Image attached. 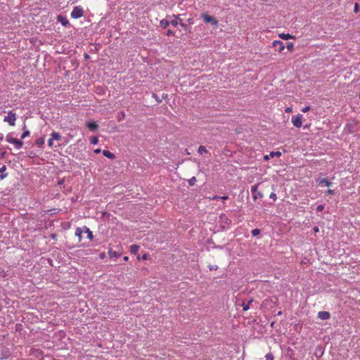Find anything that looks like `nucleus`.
I'll return each instance as SVG.
<instances>
[{"mask_svg":"<svg viewBox=\"0 0 360 360\" xmlns=\"http://www.w3.org/2000/svg\"><path fill=\"white\" fill-rule=\"evenodd\" d=\"M129 259V257L127 256L124 257V260L127 261Z\"/></svg>","mask_w":360,"mask_h":360,"instance_id":"54","label":"nucleus"},{"mask_svg":"<svg viewBox=\"0 0 360 360\" xmlns=\"http://www.w3.org/2000/svg\"><path fill=\"white\" fill-rule=\"evenodd\" d=\"M6 153V151H0V159L4 158Z\"/></svg>","mask_w":360,"mask_h":360,"instance_id":"42","label":"nucleus"},{"mask_svg":"<svg viewBox=\"0 0 360 360\" xmlns=\"http://www.w3.org/2000/svg\"><path fill=\"white\" fill-rule=\"evenodd\" d=\"M30 134V132L29 130H25L24 132L21 135V139H24L26 137L29 136Z\"/></svg>","mask_w":360,"mask_h":360,"instance_id":"26","label":"nucleus"},{"mask_svg":"<svg viewBox=\"0 0 360 360\" xmlns=\"http://www.w3.org/2000/svg\"><path fill=\"white\" fill-rule=\"evenodd\" d=\"M314 231L315 232H318V231H319V228H318V227H316V226H315V227L314 228Z\"/></svg>","mask_w":360,"mask_h":360,"instance_id":"51","label":"nucleus"},{"mask_svg":"<svg viewBox=\"0 0 360 360\" xmlns=\"http://www.w3.org/2000/svg\"><path fill=\"white\" fill-rule=\"evenodd\" d=\"M146 257H147L146 255H144L143 256V259H146Z\"/></svg>","mask_w":360,"mask_h":360,"instance_id":"57","label":"nucleus"},{"mask_svg":"<svg viewBox=\"0 0 360 360\" xmlns=\"http://www.w3.org/2000/svg\"><path fill=\"white\" fill-rule=\"evenodd\" d=\"M4 139V135L2 134H0V141H2Z\"/></svg>","mask_w":360,"mask_h":360,"instance_id":"53","label":"nucleus"},{"mask_svg":"<svg viewBox=\"0 0 360 360\" xmlns=\"http://www.w3.org/2000/svg\"><path fill=\"white\" fill-rule=\"evenodd\" d=\"M84 232L87 234L88 238H89V239L93 238L92 231H91L90 229L89 228H87L86 226H84Z\"/></svg>","mask_w":360,"mask_h":360,"instance_id":"20","label":"nucleus"},{"mask_svg":"<svg viewBox=\"0 0 360 360\" xmlns=\"http://www.w3.org/2000/svg\"><path fill=\"white\" fill-rule=\"evenodd\" d=\"M44 142H45V139H44V137L43 136V137H40V138L37 139L36 140L35 143L37 146L41 148L44 146Z\"/></svg>","mask_w":360,"mask_h":360,"instance_id":"18","label":"nucleus"},{"mask_svg":"<svg viewBox=\"0 0 360 360\" xmlns=\"http://www.w3.org/2000/svg\"><path fill=\"white\" fill-rule=\"evenodd\" d=\"M310 108L309 106H306L302 109V111L303 112H307L308 110H309Z\"/></svg>","mask_w":360,"mask_h":360,"instance_id":"41","label":"nucleus"},{"mask_svg":"<svg viewBox=\"0 0 360 360\" xmlns=\"http://www.w3.org/2000/svg\"><path fill=\"white\" fill-rule=\"evenodd\" d=\"M16 120V114L14 113L12 110L8 111V115L5 116L4 118V121L7 122L11 126H14Z\"/></svg>","mask_w":360,"mask_h":360,"instance_id":"1","label":"nucleus"},{"mask_svg":"<svg viewBox=\"0 0 360 360\" xmlns=\"http://www.w3.org/2000/svg\"><path fill=\"white\" fill-rule=\"evenodd\" d=\"M273 46L276 47L278 51H282L285 48L283 43L280 41H274Z\"/></svg>","mask_w":360,"mask_h":360,"instance_id":"9","label":"nucleus"},{"mask_svg":"<svg viewBox=\"0 0 360 360\" xmlns=\"http://www.w3.org/2000/svg\"><path fill=\"white\" fill-rule=\"evenodd\" d=\"M198 152L200 155H203L205 153H209L208 150H207L206 147L204 146H200L198 150Z\"/></svg>","mask_w":360,"mask_h":360,"instance_id":"19","label":"nucleus"},{"mask_svg":"<svg viewBox=\"0 0 360 360\" xmlns=\"http://www.w3.org/2000/svg\"><path fill=\"white\" fill-rule=\"evenodd\" d=\"M173 16L175 19L170 20V23L172 26L176 27L179 23L178 20L181 21V20L179 18V15H174Z\"/></svg>","mask_w":360,"mask_h":360,"instance_id":"14","label":"nucleus"},{"mask_svg":"<svg viewBox=\"0 0 360 360\" xmlns=\"http://www.w3.org/2000/svg\"><path fill=\"white\" fill-rule=\"evenodd\" d=\"M108 255H109L110 257H111V258L119 257V254L112 250H110L108 251Z\"/></svg>","mask_w":360,"mask_h":360,"instance_id":"24","label":"nucleus"},{"mask_svg":"<svg viewBox=\"0 0 360 360\" xmlns=\"http://www.w3.org/2000/svg\"><path fill=\"white\" fill-rule=\"evenodd\" d=\"M53 140L52 139V138L51 137L49 140H48V145L50 147H52L53 145Z\"/></svg>","mask_w":360,"mask_h":360,"instance_id":"38","label":"nucleus"},{"mask_svg":"<svg viewBox=\"0 0 360 360\" xmlns=\"http://www.w3.org/2000/svg\"><path fill=\"white\" fill-rule=\"evenodd\" d=\"M302 115L298 114L296 116H293L292 117V122L293 125L297 128H300L302 127Z\"/></svg>","mask_w":360,"mask_h":360,"instance_id":"4","label":"nucleus"},{"mask_svg":"<svg viewBox=\"0 0 360 360\" xmlns=\"http://www.w3.org/2000/svg\"><path fill=\"white\" fill-rule=\"evenodd\" d=\"M196 181V178L193 176L191 179L188 180V184L190 186H193Z\"/></svg>","mask_w":360,"mask_h":360,"instance_id":"30","label":"nucleus"},{"mask_svg":"<svg viewBox=\"0 0 360 360\" xmlns=\"http://www.w3.org/2000/svg\"><path fill=\"white\" fill-rule=\"evenodd\" d=\"M84 11L80 6H75L71 12V17L74 19H78L83 16Z\"/></svg>","mask_w":360,"mask_h":360,"instance_id":"3","label":"nucleus"},{"mask_svg":"<svg viewBox=\"0 0 360 360\" xmlns=\"http://www.w3.org/2000/svg\"><path fill=\"white\" fill-rule=\"evenodd\" d=\"M13 144H15L17 149H20L23 146V142L16 139Z\"/></svg>","mask_w":360,"mask_h":360,"instance_id":"21","label":"nucleus"},{"mask_svg":"<svg viewBox=\"0 0 360 360\" xmlns=\"http://www.w3.org/2000/svg\"><path fill=\"white\" fill-rule=\"evenodd\" d=\"M167 17L166 18L162 19L160 22V25L162 28L165 29L167 28L169 25H171L170 21L167 19Z\"/></svg>","mask_w":360,"mask_h":360,"instance_id":"11","label":"nucleus"},{"mask_svg":"<svg viewBox=\"0 0 360 360\" xmlns=\"http://www.w3.org/2000/svg\"><path fill=\"white\" fill-rule=\"evenodd\" d=\"M86 127L91 131H96L98 128V124L94 121H89L86 123Z\"/></svg>","mask_w":360,"mask_h":360,"instance_id":"7","label":"nucleus"},{"mask_svg":"<svg viewBox=\"0 0 360 360\" xmlns=\"http://www.w3.org/2000/svg\"><path fill=\"white\" fill-rule=\"evenodd\" d=\"M260 232H261L260 229H255L252 230L251 234L252 236H257L258 235H259Z\"/></svg>","mask_w":360,"mask_h":360,"instance_id":"25","label":"nucleus"},{"mask_svg":"<svg viewBox=\"0 0 360 360\" xmlns=\"http://www.w3.org/2000/svg\"><path fill=\"white\" fill-rule=\"evenodd\" d=\"M174 34V32L171 30H168L167 32V36H170V35H173Z\"/></svg>","mask_w":360,"mask_h":360,"instance_id":"43","label":"nucleus"},{"mask_svg":"<svg viewBox=\"0 0 360 360\" xmlns=\"http://www.w3.org/2000/svg\"><path fill=\"white\" fill-rule=\"evenodd\" d=\"M269 157H270L269 155H265L264 158V160H267L269 159Z\"/></svg>","mask_w":360,"mask_h":360,"instance_id":"50","label":"nucleus"},{"mask_svg":"<svg viewBox=\"0 0 360 360\" xmlns=\"http://www.w3.org/2000/svg\"><path fill=\"white\" fill-rule=\"evenodd\" d=\"M84 233V227H77L75 230V235L79 238L80 241L82 239V234Z\"/></svg>","mask_w":360,"mask_h":360,"instance_id":"13","label":"nucleus"},{"mask_svg":"<svg viewBox=\"0 0 360 360\" xmlns=\"http://www.w3.org/2000/svg\"><path fill=\"white\" fill-rule=\"evenodd\" d=\"M153 97L159 103L162 101V100L155 94H153Z\"/></svg>","mask_w":360,"mask_h":360,"instance_id":"35","label":"nucleus"},{"mask_svg":"<svg viewBox=\"0 0 360 360\" xmlns=\"http://www.w3.org/2000/svg\"><path fill=\"white\" fill-rule=\"evenodd\" d=\"M330 313L328 311H322L318 313V317L321 320H327L330 318Z\"/></svg>","mask_w":360,"mask_h":360,"instance_id":"8","label":"nucleus"},{"mask_svg":"<svg viewBox=\"0 0 360 360\" xmlns=\"http://www.w3.org/2000/svg\"><path fill=\"white\" fill-rule=\"evenodd\" d=\"M102 153L105 157H106L110 160H113L115 158V155L112 153H111L110 151H109L108 150H103Z\"/></svg>","mask_w":360,"mask_h":360,"instance_id":"12","label":"nucleus"},{"mask_svg":"<svg viewBox=\"0 0 360 360\" xmlns=\"http://www.w3.org/2000/svg\"><path fill=\"white\" fill-rule=\"evenodd\" d=\"M201 18H202L205 22L211 23L212 25L214 26H217L219 23L217 19H215L213 16L209 15L207 13L202 14Z\"/></svg>","mask_w":360,"mask_h":360,"instance_id":"2","label":"nucleus"},{"mask_svg":"<svg viewBox=\"0 0 360 360\" xmlns=\"http://www.w3.org/2000/svg\"><path fill=\"white\" fill-rule=\"evenodd\" d=\"M209 269L210 271H212V270H217L218 269V266H212V265H210L209 266Z\"/></svg>","mask_w":360,"mask_h":360,"instance_id":"40","label":"nucleus"},{"mask_svg":"<svg viewBox=\"0 0 360 360\" xmlns=\"http://www.w3.org/2000/svg\"><path fill=\"white\" fill-rule=\"evenodd\" d=\"M219 199L222 200H225L228 199V196L224 195V196H219Z\"/></svg>","mask_w":360,"mask_h":360,"instance_id":"44","label":"nucleus"},{"mask_svg":"<svg viewBox=\"0 0 360 360\" xmlns=\"http://www.w3.org/2000/svg\"><path fill=\"white\" fill-rule=\"evenodd\" d=\"M251 192L252 193V195H253V198L255 200L257 199V198H262V194L257 191V185H254L251 187Z\"/></svg>","mask_w":360,"mask_h":360,"instance_id":"5","label":"nucleus"},{"mask_svg":"<svg viewBox=\"0 0 360 360\" xmlns=\"http://www.w3.org/2000/svg\"><path fill=\"white\" fill-rule=\"evenodd\" d=\"M212 200H218L219 199V196L218 195H214L212 198H211Z\"/></svg>","mask_w":360,"mask_h":360,"instance_id":"48","label":"nucleus"},{"mask_svg":"<svg viewBox=\"0 0 360 360\" xmlns=\"http://www.w3.org/2000/svg\"><path fill=\"white\" fill-rule=\"evenodd\" d=\"M6 170V165H3L1 167H0V172L1 174H5L4 172Z\"/></svg>","mask_w":360,"mask_h":360,"instance_id":"36","label":"nucleus"},{"mask_svg":"<svg viewBox=\"0 0 360 360\" xmlns=\"http://www.w3.org/2000/svg\"><path fill=\"white\" fill-rule=\"evenodd\" d=\"M98 143V139L97 136H92L91 139V143L96 145Z\"/></svg>","mask_w":360,"mask_h":360,"instance_id":"28","label":"nucleus"},{"mask_svg":"<svg viewBox=\"0 0 360 360\" xmlns=\"http://www.w3.org/2000/svg\"><path fill=\"white\" fill-rule=\"evenodd\" d=\"M85 58H89V55H88V54H86V55H85Z\"/></svg>","mask_w":360,"mask_h":360,"instance_id":"59","label":"nucleus"},{"mask_svg":"<svg viewBox=\"0 0 360 360\" xmlns=\"http://www.w3.org/2000/svg\"><path fill=\"white\" fill-rule=\"evenodd\" d=\"M22 129H23L24 130H25V129H26V125H25V124H24V126H23V128H22Z\"/></svg>","mask_w":360,"mask_h":360,"instance_id":"58","label":"nucleus"},{"mask_svg":"<svg viewBox=\"0 0 360 360\" xmlns=\"http://www.w3.org/2000/svg\"><path fill=\"white\" fill-rule=\"evenodd\" d=\"M57 20H58V22H60L62 25H63L65 27L68 26L70 24L69 20L62 15H58L57 16Z\"/></svg>","mask_w":360,"mask_h":360,"instance_id":"6","label":"nucleus"},{"mask_svg":"<svg viewBox=\"0 0 360 360\" xmlns=\"http://www.w3.org/2000/svg\"><path fill=\"white\" fill-rule=\"evenodd\" d=\"M242 307H243V311H247V310H248V309H250V306H249V304H245V302H243V303L242 304Z\"/></svg>","mask_w":360,"mask_h":360,"instance_id":"31","label":"nucleus"},{"mask_svg":"<svg viewBox=\"0 0 360 360\" xmlns=\"http://www.w3.org/2000/svg\"><path fill=\"white\" fill-rule=\"evenodd\" d=\"M281 155V152L279 151H276V152H271L270 154H269V156L271 158H274L275 156L276 157H280Z\"/></svg>","mask_w":360,"mask_h":360,"instance_id":"27","label":"nucleus"},{"mask_svg":"<svg viewBox=\"0 0 360 360\" xmlns=\"http://www.w3.org/2000/svg\"><path fill=\"white\" fill-rule=\"evenodd\" d=\"M279 37L281 39H285V40L292 38V36L290 35V34H284V33H282V34H279Z\"/></svg>","mask_w":360,"mask_h":360,"instance_id":"23","label":"nucleus"},{"mask_svg":"<svg viewBox=\"0 0 360 360\" xmlns=\"http://www.w3.org/2000/svg\"><path fill=\"white\" fill-rule=\"evenodd\" d=\"M9 356H10V353L8 349L2 350L1 356H0V360L7 359V358H8Z\"/></svg>","mask_w":360,"mask_h":360,"instance_id":"16","label":"nucleus"},{"mask_svg":"<svg viewBox=\"0 0 360 360\" xmlns=\"http://www.w3.org/2000/svg\"><path fill=\"white\" fill-rule=\"evenodd\" d=\"M51 136L53 141H60L62 139L61 135L59 133L55 131L51 134Z\"/></svg>","mask_w":360,"mask_h":360,"instance_id":"15","label":"nucleus"},{"mask_svg":"<svg viewBox=\"0 0 360 360\" xmlns=\"http://www.w3.org/2000/svg\"><path fill=\"white\" fill-rule=\"evenodd\" d=\"M139 250V246L137 245H132L130 247L131 252L133 254H136Z\"/></svg>","mask_w":360,"mask_h":360,"instance_id":"22","label":"nucleus"},{"mask_svg":"<svg viewBox=\"0 0 360 360\" xmlns=\"http://www.w3.org/2000/svg\"><path fill=\"white\" fill-rule=\"evenodd\" d=\"M269 198L272 199L273 200H276L277 199L276 194L275 193H271L269 195Z\"/></svg>","mask_w":360,"mask_h":360,"instance_id":"32","label":"nucleus"},{"mask_svg":"<svg viewBox=\"0 0 360 360\" xmlns=\"http://www.w3.org/2000/svg\"><path fill=\"white\" fill-rule=\"evenodd\" d=\"M324 209V206L323 205H319L316 207V211L317 212H321Z\"/></svg>","mask_w":360,"mask_h":360,"instance_id":"34","label":"nucleus"},{"mask_svg":"<svg viewBox=\"0 0 360 360\" xmlns=\"http://www.w3.org/2000/svg\"><path fill=\"white\" fill-rule=\"evenodd\" d=\"M167 94H162V98H167Z\"/></svg>","mask_w":360,"mask_h":360,"instance_id":"56","label":"nucleus"},{"mask_svg":"<svg viewBox=\"0 0 360 360\" xmlns=\"http://www.w3.org/2000/svg\"><path fill=\"white\" fill-rule=\"evenodd\" d=\"M265 360H274L273 354L269 352L265 355Z\"/></svg>","mask_w":360,"mask_h":360,"instance_id":"29","label":"nucleus"},{"mask_svg":"<svg viewBox=\"0 0 360 360\" xmlns=\"http://www.w3.org/2000/svg\"><path fill=\"white\" fill-rule=\"evenodd\" d=\"M125 117V113L124 112H120L119 113V120H120L122 118Z\"/></svg>","mask_w":360,"mask_h":360,"instance_id":"39","label":"nucleus"},{"mask_svg":"<svg viewBox=\"0 0 360 360\" xmlns=\"http://www.w3.org/2000/svg\"><path fill=\"white\" fill-rule=\"evenodd\" d=\"M253 302V300H250L248 301V302L247 303V304H249V306L250 305V304Z\"/></svg>","mask_w":360,"mask_h":360,"instance_id":"52","label":"nucleus"},{"mask_svg":"<svg viewBox=\"0 0 360 360\" xmlns=\"http://www.w3.org/2000/svg\"><path fill=\"white\" fill-rule=\"evenodd\" d=\"M285 111L288 112H290L291 111V109L290 108H288Z\"/></svg>","mask_w":360,"mask_h":360,"instance_id":"55","label":"nucleus"},{"mask_svg":"<svg viewBox=\"0 0 360 360\" xmlns=\"http://www.w3.org/2000/svg\"><path fill=\"white\" fill-rule=\"evenodd\" d=\"M100 257H101V259H103V258L105 257V253H104V252L101 253V254L100 255Z\"/></svg>","mask_w":360,"mask_h":360,"instance_id":"49","label":"nucleus"},{"mask_svg":"<svg viewBox=\"0 0 360 360\" xmlns=\"http://www.w3.org/2000/svg\"><path fill=\"white\" fill-rule=\"evenodd\" d=\"M354 13H358L359 11V6L357 3H355L354 4Z\"/></svg>","mask_w":360,"mask_h":360,"instance_id":"33","label":"nucleus"},{"mask_svg":"<svg viewBox=\"0 0 360 360\" xmlns=\"http://www.w3.org/2000/svg\"><path fill=\"white\" fill-rule=\"evenodd\" d=\"M179 24H180L181 27H183V28H184L185 30H186V29H187V25H186V24H184V23H183V22H180Z\"/></svg>","mask_w":360,"mask_h":360,"instance_id":"45","label":"nucleus"},{"mask_svg":"<svg viewBox=\"0 0 360 360\" xmlns=\"http://www.w3.org/2000/svg\"><path fill=\"white\" fill-rule=\"evenodd\" d=\"M327 193L328 195H333V194H334V191L329 189V190L327 191Z\"/></svg>","mask_w":360,"mask_h":360,"instance_id":"46","label":"nucleus"},{"mask_svg":"<svg viewBox=\"0 0 360 360\" xmlns=\"http://www.w3.org/2000/svg\"><path fill=\"white\" fill-rule=\"evenodd\" d=\"M15 139H16L15 138L13 137L12 133L8 134L6 137V141L10 143H13V144L14 143Z\"/></svg>","mask_w":360,"mask_h":360,"instance_id":"17","label":"nucleus"},{"mask_svg":"<svg viewBox=\"0 0 360 360\" xmlns=\"http://www.w3.org/2000/svg\"><path fill=\"white\" fill-rule=\"evenodd\" d=\"M101 149H99V148L95 149V150H94V153H96V154H98V153H101Z\"/></svg>","mask_w":360,"mask_h":360,"instance_id":"47","label":"nucleus"},{"mask_svg":"<svg viewBox=\"0 0 360 360\" xmlns=\"http://www.w3.org/2000/svg\"><path fill=\"white\" fill-rule=\"evenodd\" d=\"M287 48L288 50L292 51L293 49V44L292 43H288L287 44Z\"/></svg>","mask_w":360,"mask_h":360,"instance_id":"37","label":"nucleus"},{"mask_svg":"<svg viewBox=\"0 0 360 360\" xmlns=\"http://www.w3.org/2000/svg\"><path fill=\"white\" fill-rule=\"evenodd\" d=\"M317 181L319 186H325L328 187L332 184V183L326 178L319 179Z\"/></svg>","mask_w":360,"mask_h":360,"instance_id":"10","label":"nucleus"}]
</instances>
